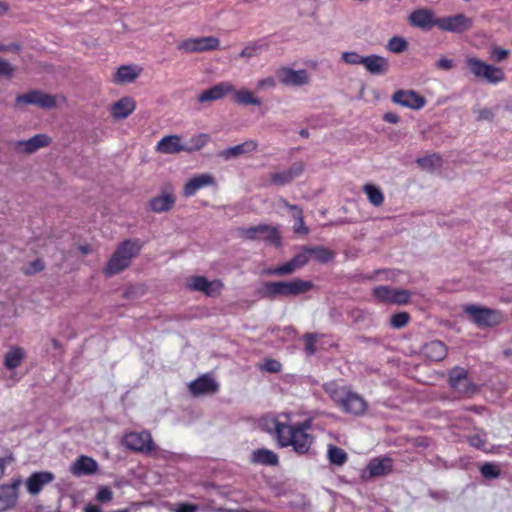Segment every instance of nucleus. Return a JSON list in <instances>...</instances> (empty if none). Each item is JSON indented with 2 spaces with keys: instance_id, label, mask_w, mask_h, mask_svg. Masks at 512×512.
Listing matches in <instances>:
<instances>
[{
  "instance_id": "11",
  "label": "nucleus",
  "mask_w": 512,
  "mask_h": 512,
  "mask_svg": "<svg viewBox=\"0 0 512 512\" xmlns=\"http://www.w3.org/2000/svg\"><path fill=\"white\" fill-rule=\"evenodd\" d=\"M123 444L130 450L150 453L155 449L151 433L148 431L130 432L123 438Z\"/></svg>"
},
{
  "instance_id": "41",
  "label": "nucleus",
  "mask_w": 512,
  "mask_h": 512,
  "mask_svg": "<svg viewBox=\"0 0 512 512\" xmlns=\"http://www.w3.org/2000/svg\"><path fill=\"white\" fill-rule=\"evenodd\" d=\"M209 141L207 134L201 133L189 140V144H186L185 152L191 153L202 149Z\"/></svg>"
},
{
  "instance_id": "34",
  "label": "nucleus",
  "mask_w": 512,
  "mask_h": 512,
  "mask_svg": "<svg viewBox=\"0 0 512 512\" xmlns=\"http://www.w3.org/2000/svg\"><path fill=\"white\" fill-rule=\"evenodd\" d=\"M263 425H264L265 430L268 433L274 434L276 436V439L279 444H280L284 434L286 432H288L287 428L289 426L288 424L281 423L276 418H265L263 420Z\"/></svg>"
},
{
  "instance_id": "48",
  "label": "nucleus",
  "mask_w": 512,
  "mask_h": 512,
  "mask_svg": "<svg viewBox=\"0 0 512 512\" xmlns=\"http://www.w3.org/2000/svg\"><path fill=\"white\" fill-rule=\"evenodd\" d=\"M223 288V283L220 280H212L207 282L206 290L203 293L209 297H215L220 294Z\"/></svg>"
},
{
  "instance_id": "42",
  "label": "nucleus",
  "mask_w": 512,
  "mask_h": 512,
  "mask_svg": "<svg viewBox=\"0 0 512 512\" xmlns=\"http://www.w3.org/2000/svg\"><path fill=\"white\" fill-rule=\"evenodd\" d=\"M416 163L425 170H433L441 166V157L439 155L433 154L418 158Z\"/></svg>"
},
{
  "instance_id": "63",
  "label": "nucleus",
  "mask_w": 512,
  "mask_h": 512,
  "mask_svg": "<svg viewBox=\"0 0 512 512\" xmlns=\"http://www.w3.org/2000/svg\"><path fill=\"white\" fill-rule=\"evenodd\" d=\"M437 66L441 69L449 70L453 67V62L450 59L442 58L438 61Z\"/></svg>"
},
{
  "instance_id": "54",
  "label": "nucleus",
  "mask_w": 512,
  "mask_h": 512,
  "mask_svg": "<svg viewBox=\"0 0 512 512\" xmlns=\"http://www.w3.org/2000/svg\"><path fill=\"white\" fill-rule=\"evenodd\" d=\"M477 121H489L492 122L494 119V112L491 108H479L473 110Z\"/></svg>"
},
{
  "instance_id": "60",
  "label": "nucleus",
  "mask_w": 512,
  "mask_h": 512,
  "mask_svg": "<svg viewBox=\"0 0 512 512\" xmlns=\"http://www.w3.org/2000/svg\"><path fill=\"white\" fill-rule=\"evenodd\" d=\"M296 223L294 226V231L298 234L306 235L308 234L309 230L305 225L304 217L301 215L300 217L295 218Z\"/></svg>"
},
{
  "instance_id": "21",
  "label": "nucleus",
  "mask_w": 512,
  "mask_h": 512,
  "mask_svg": "<svg viewBox=\"0 0 512 512\" xmlns=\"http://www.w3.org/2000/svg\"><path fill=\"white\" fill-rule=\"evenodd\" d=\"M363 66L370 74L377 76L387 74L390 68L388 59L377 54L365 56Z\"/></svg>"
},
{
  "instance_id": "43",
  "label": "nucleus",
  "mask_w": 512,
  "mask_h": 512,
  "mask_svg": "<svg viewBox=\"0 0 512 512\" xmlns=\"http://www.w3.org/2000/svg\"><path fill=\"white\" fill-rule=\"evenodd\" d=\"M407 47V41L403 37L398 36L392 37L387 44L388 50L393 53H402L407 49Z\"/></svg>"
},
{
  "instance_id": "38",
  "label": "nucleus",
  "mask_w": 512,
  "mask_h": 512,
  "mask_svg": "<svg viewBox=\"0 0 512 512\" xmlns=\"http://www.w3.org/2000/svg\"><path fill=\"white\" fill-rule=\"evenodd\" d=\"M328 460L337 466L344 465L348 460L347 453L340 447L330 445L328 448Z\"/></svg>"
},
{
  "instance_id": "29",
  "label": "nucleus",
  "mask_w": 512,
  "mask_h": 512,
  "mask_svg": "<svg viewBox=\"0 0 512 512\" xmlns=\"http://www.w3.org/2000/svg\"><path fill=\"white\" fill-rule=\"evenodd\" d=\"M97 462L88 456H80L72 464L71 472L76 476L92 475L97 471Z\"/></svg>"
},
{
  "instance_id": "19",
  "label": "nucleus",
  "mask_w": 512,
  "mask_h": 512,
  "mask_svg": "<svg viewBox=\"0 0 512 512\" xmlns=\"http://www.w3.org/2000/svg\"><path fill=\"white\" fill-rule=\"evenodd\" d=\"M410 24L414 27H418L422 30H430L436 26L437 18L434 17V13L430 9L421 8L413 11L409 15Z\"/></svg>"
},
{
  "instance_id": "52",
  "label": "nucleus",
  "mask_w": 512,
  "mask_h": 512,
  "mask_svg": "<svg viewBox=\"0 0 512 512\" xmlns=\"http://www.w3.org/2000/svg\"><path fill=\"white\" fill-rule=\"evenodd\" d=\"M485 436H486L485 434L481 435L478 433L474 434V435H470L467 437V442L472 447H475L477 449H484L486 442H487Z\"/></svg>"
},
{
  "instance_id": "18",
  "label": "nucleus",
  "mask_w": 512,
  "mask_h": 512,
  "mask_svg": "<svg viewBox=\"0 0 512 512\" xmlns=\"http://www.w3.org/2000/svg\"><path fill=\"white\" fill-rule=\"evenodd\" d=\"M176 202V197L172 189L166 188L161 195L155 196L149 201V208L155 213H164L170 211Z\"/></svg>"
},
{
  "instance_id": "25",
  "label": "nucleus",
  "mask_w": 512,
  "mask_h": 512,
  "mask_svg": "<svg viewBox=\"0 0 512 512\" xmlns=\"http://www.w3.org/2000/svg\"><path fill=\"white\" fill-rule=\"evenodd\" d=\"M258 144L254 140H247L241 144L229 147L219 152L218 156L223 160H231L241 155L252 153L257 150Z\"/></svg>"
},
{
  "instance_id": "58",
  "label": "nucleus",
  "mask_w": 512,
  "mask_h": 512,
  "mask_svg": "<svg viewBox=\"0 0 512 512\" xmlns=\"http://www.w3.org/2000/svg\"><path fill=\"white\" fill-rule=\"evenodd\" d=\"M282 365L279 361L274 359H267L265 360L262 369L271 372V373H278L281 371Z\"/></svg>"
},
{
  "instance_id": "15",
  "label": "nucleus",
  "mask_w": 512,
  "mask_h": 512,
  "mask_svg": "<svg viewBox=\"0 0 512 512\" xmlns=\"http://www.w3.org/2000/svg\"><path fill=\"white\" fill-rule=\"evenodd\" d=\"M305 164L302 161L294 162L287 170L274 172L270 175L271 184L284 186L303 174Z\"/></svg>"
},
{
  "instance_id": "7",
  "label": "nucleus",
  "mask_w": 512,
  "mask_h": 512,
  "mask_svg": "<svg viewBox=\"0 0 512 512\" xmlns=\"http://www.w3.org/2000/svg\"><path fill=\"white\" fill-rule=\"evenodd\" d=\"M241 234L248 240H263L274 246L281 245V236L278 229L267 224L251 226L241 230Z\"/></svg>"
},
{
  "instance_id": "3",
  "label": "nucleus",
  "mask_w": 512,
  "mask_h": 512,
  "mask_svg": "<svg viewBox=\"0 0 512 512\" xmlns=\"http://www.w3.org/2000/svg\"><path fill=\"white\" fill-rule=\"evenodd\" d=\"M140 250L139 240L128 239L123 241L109 259L104 274L110 277L123 271L130 265L131 259L139 254Z\"/></svg>"
},
{
  "instance_id": "30",
  "label": "nucleus",
  "mask_w": 512,
  "mask_h": 512,
  "mask_svg": "<svg viewBox=\"0 0 512 512\" xmlns=\"http://www.w3.org/2000/svg\"><path fill=\"white\" fill-rule=\"evenodd\" d=\"M140 73L141 68L138 66L122 65L117 69L113 81L120 85L132 83L139 77Z\"/></svg>"
},
{
  "instance_id": "55",
  "label": "nucleus",
  "mask_w": 512,
  "mask_h": 512,
  "mask_svg": "<svg viewBox=\"0 0 512 512\" xmlns=\"http://www.w3.org/2000/svg\"><path fill=\"white\" fill-rule=\"evenodd\" d=\"M510 54V51L507 49H503L499 46H493L491 49L490 56L496 62H501L505 60Z\"/></svg>"
},
{
  "instance_id": "51",
  "label": "nucleus",
  "mask_w": 512,
  "mask_h": 512,
  "mask_svg": "<svg viewBox=\"0 0 512 512\" xmlns=\"http://www.w3.org/2000/svg\"><path fill=\"white\" fill-rule=\"evenodd\" d=\"M458 393L466 396H471L477 391L476 385H474L469 379L460 383L459 387H456Z\"/></svg>"
},
{
  "instance_id": "61",
  "label": "nucleus",
  "mask_w": 512,
  "mask_h": 512,
  "mask_svg": "<svg viewBox=\"0 0 512 512\" xmlns=\"http://www.w3.org/2000/svg\"><path fill=\"white\" fill-rule=\"evenodd\" d=\"M383 120L387 123L397 124L400 121V117L395 112H386L383 115Z\"/></svg>"
},
{
  "instance_id": "1",
  "label": "nucleus",
  "mask_w": 512,
  "mask_h": 512,
  "mask_svg": "<svg viewBox=\"0 0 512 512\" xmlns=\"http://www.w3.org/2000/svg\"><path fill=\"white\" fill-rule=\"evenodd\" d=\"M314 288L312 281L294 278L289 281L265 282L258 290L260 298L275 300L280 297H296L311 291Z\"/></svg>"
},
{
  "instance_id": "39",
  "label": "nucleus",
  "mask_w": 512,
  "mask_h": 512,
  "mask_svg": "<svg viewBox=\"0 0 512 512\" xmlns=\"http://www.w3.org/2000/svg\"><path fill=\"white\" fill-rule=\"evenodd\" d=\"M448 382L451 388L459 387L460 383L468 379V372L466 369L456 366L453 367L448 373Z\"/></svg>"
},
{
  "instance_id": "53",
  "label": "nucleus",
  "mask_w": 512,
  "mask_h": 512,
  "mask_svg": "<svg viewBox=\"0 0 512 512\" xmlns=\"http://www.w3.org/2000/svg\"><path fill=\"white\" fill-rule=\"evenodd\" d=\"M304 342H305V351L312 355L316 352V341H317V334L314 333H307L304 335Z\"/></svg>"
},
{
  "instance_id": "44",
  "label": "nucleus",
  "mask_w": 512,
  "mask_h": 512,
  "mask_svg": "<svg viewBox=\"0 0 512 512\" xmlns=\"http://www.w3.org/2000/svg\"><path fill=\"white\" fill-rule=\"evenodd\" d=\"M409 320L410 315L407 312H399L391 316L390 326L394 329H401L409 323Z\"/></svg>"
},
{
  "instance_id": "59",
  "label": "nucleus",
  "mask_w": 512,
  "mask_h": 512,
  "mask_svg": "<svg viewBox=\"0 0 512 512\" xmlns=\"http://www.w3.org/2000/svg\"><path fill=\"white\" fill-rule=\"evenodd\" d=\"M276 86V81L273 77H267L264 79H260L257 82V90H265V89H272Z\"/></svg>"
},
{
  "instance_id": "64",
  "label": "nucleus",
  "mask_w": 512,
  "mask_h": 512,
  "mask_svg": "<svg viewBox=\"0 0 512 512\" xmlns=\"http://www.w3.org/2000/svg\"><path fill=\"white\" fill-rule=\"evenodd\" d=\"M289 210L292 212V216L294 219L303 215V210L298 205L292 204L291 206H289Z\"/></svg>"
},
{
  "instance_id": "46",
  "label": "nucleus",
  "mask_w": 512,
  "mask_h": 512,
  "mask_svg": "<svg viewBox=\"0 0 512 512\" xmlns=\"http://www.w3.org/2000/svg\"><path fill=\"white\" fill-rule=\"evenodd\" d=\"M208 279L204 276H193L188 279L187 287L194 291L203 292L206 290Z\"/></svg>"
},
{
  "instance_id": "35",
  "label": "nucleus",
  "mask_w": 512,
  "mask_h": 512,
  "mask_svg": "<svg viewBox=\"0 0 512 512\" xmlns=\"http://www.w3.org/2000/svg\"><path fill=\"white\" fill-rule=\"evenodd\" d=\"M25 357L24 350L20 347H12L4 356V366L8 370L19 367Z\"/></svg>"
},
{
  "instance_id": "2",
  "label": "nucleus",
  "mask_w": 512,
  "mask_h": 512,
  "mask_svg": "<svg viewBox=\"0 0 512 512\" xmlns=\"http://www.w3.org/2000/svg\"><path fill=\"white\" fill-rule=\"evenodd\" d=\"M325 390L336 405L346 413L362 415L368 408L366 400L361 395L351 391L347 387L330 384L325 386Z\"/></svg>"
},
{
  "instance_id": "12",
  "label": "nucleus",
  "mask_w": 512,
  "mask_h": 512,
  "mask_svg": "<svg viewBox=\"0 0 512 512\" xmlns=\"http://www.w3.org/2000/svg\"><path fill=\"white\" fill-rule=\"evenodd\" d=\"M220 41L213 36L197 37L184 40L178 45V49L186 53L205 52L218 49Z\"/></svg>"
},
{
  "instance_id": "50",
  "label": "nucleus",
  "mask_w": 512,
  "mask_h": 512,
  "mask_svg": "<svg viewBox=\"0 0 512 512\" xmlns=\"http://www.w3.org/2000/svg\"><path fill=\"white\" fill-rule=\"evenodd\" d=\"M262 46L257 43H252L247 45L245 48L242 49L240 52L241 58L250 59L253 57H256L260 54Z\"/></svg>"
},
{
  "instance_id": "10",
  "label": "nucleus",
  "mask_w": 512,
  "mask_h": 512,
  "mask_svg": "<svg viewBox=\"0 0 512 512\" xmlns=\"http://www.w3.org/2000/svg\"><path fill=\"white\" fill-rule=\"evenodd\" d=\"M309 260L306 246H304L301 252L293 256L288 262L274 268H268L265 274L269 276H288L304 267Z\"/></svg>"
},
{
  "instance_id": "6",
  "label": "nucleus",
  "mask_w": 512,
  "mask_h": 512,
  "mask_svg": "<svg viewBox=\"0 0 512 512\" xmlns=\"http://www.w3.org/2000/svg\"><path fill=\"white\" fill-rule=\"evenodd\" d=\"M56 95L45 93L38 89H32L15 98L14 107L20 108L23 105H34L42 109H52L57 106Z\"/></svg>"
},
{
  "instance_id": "62",
  "label": "nucleus",
  "mask_w": 512,
  "mask_h": 512,
  "mask_svg": "<svg viewBox=\"0 0 512 512\" xmlns=\"http://www.w3.org/2000/svg\"><path fill=\"white\" fill-rule=\"evenodd\" d=\"M177 512H197V506L188 503H182L179 505Z\"/></svg>"
},
{
  "instance_id": "47",
  "label": "nucleus",
  "mask_w": 512,
  "mask_h": 512,
  "mask_svg": "<svg viewBox=\"0 0 512 512\" xmlns=\"http://www.w3.org/2000/svg\"><path fill=\"white\" fill-rule=\"evenodd\" d=\"M364 57L365 56H361L360 54H358L355 51L343 52L341 55V59L345 63L350 64V65H358V64L363 65Z\"/></svg>"
},
{
  "instance_id": "22",
  "label": "nucleus",
  "mask_w": 512,
  "mask_h": 512,
  "mask_svg": "<svg viewBox=\"0 0 512 512\" xmlns=\"http://www.w3.org/2000/svg\"><path fill=\"white\" fill-rule=\"evenodd\" d=\"M55 476L49 471L35 472L26 481L27 491L31 495H37L43 487L54 480Z\"/></svg>"
},
{
  "instance_id": "33",
  "label": "nucleus",
  "mask_w": 512,
  "mask_h": 512,
  "mask_svg": "<svg viewBox=\"0 0 512 512\" xmlns=\"http://www.w3.org/2000/svg\"><path fill=\"white\" fill-rule=\"evenodd\" d=\"M306 251L309 258H312L322 264L332 261L335 257V253L324 246H306Z\"/></svg>"
},
{
  "instance_id": "24",
  "label": "nucleus",
  "mask_w": 512,
  "mask_h": 512,
  "mask_svg": "<svg viewBox=\"0 0 512 512\" xmlns=\"http://www.w3.org/2000/svg\"><path fill=\"white\" fill-rule=\"evenodd\" d=\"M218 389V383L208 375H203L189 384V390L194 396L213 394L217 392Z\"/></svg>"
},
{
  "instance_id": "16",
  "label": "nucleus",
  "mask_w": 512,
  "mask_h": 512,
  "mask_svg": "<svg viewBox=\"0 0 512 512\" xmlns=\"http://www.w3.org/2000/svg\"><path fill=\"white\" fill-rule=\"evenodd\" d=\"M51 139L46 134H36L27 140H19L13 143L16 151L25 154H33L41 148L47 147Z\"/></svg>"
},
{
  "instance_id": "36",
  "label": "nucleus",
  "mask_w": 512,
  "mask_h": 512,
  "mask_svg": "<svg viewBox=\"0 0 512 512\" xmlns=\"http://www.w3.org/2000/svg\"><path fill=\"white\" fill-rule=\"evenodd\" d=\"M363 191L364 193L366 194L369 202L375 206V207H379L383 204L384 202V194L382 192V190L373 185V184H365L363 186Z\"/></svg>"
},
{
  "instance_id": "28",
  "label": "nucleus",
  "mask_w": 512,
  "mask_h": 512,
  "mask_svg": "<svg viewBox=\"0 0 512 512\" xmlns=\"http://www.w3.org/2000/svg\"><path fill=\"white\" fill-rule=\"evenodd\" d=\"M422 353L427 359L439 362L446 357L447 347L443 342L439 340H433L424 344Z\"/></svg>"
},
{
  "instance_id": "8",
  "label": "nucleus",
  "mask_w": 512,
  "mask_h": 512,
  "mask_svg": "<svg viewBox=\"0 0 512 512\" xmlns=\"http://www.w3.org/2000/svg\"><path fill=\"white\" fill-rule=\"evenodd\" d=\"M464 312L468 314L478 326L493 327L498 325L502 320L499 311L477 305L465 306Z\"/></svg>"
},
{
  "instance_id": "57",
  "label": "nucleus",
  "mask_w": 512,
  "mask_h": 512,
  "mask_svg": "<svg viewBox=\"0 0 512 512\" xmlns=\"http://www.w3.org/2000/svg\"><path fill=\"white\" fill-rule=\"evenodd\" d=\"M15 68L7 60L0 58V77H12Z\"/></svg>"
},
{
  "instance_id": "23",
  "label": "nucleus",
  "mask_w": 512,
  "mask_h": 512,
  "mask_svg": "<svg viewBox=\"0 0 512 512\" xmlns=\"http://www.w3.org/2000/svg\"><path fill=\"white\" fill-rule=\"evenodd\" d=\"M156 151L162 154H177L185 151L186 144L181 143L179 135H168L162 137L156 144Z\"/></svg>"
},
{
  "instance_id": "40",
  "label": "nucleus",
  "mask_w": 512,
  "mask_h": 512,
  "mask_svg": "<svg viewBox=\"0 0 512 512\" xmlns=\"http://www.w3.org/2000/svg\"><path fill=\"white\" fill-rule=\"evenodd\" d=\"M395 288L390 286H377L373 289V295L382 303L391 304L394 298Z\"/></svg>"
},
{
  "instance_id": "14",
  "label": "nucleus",
  "mask_w": 512,
  "mask_h": 512,
  "mask_svg": "<svg viewBox=\"0 0 512 512\" xmlns=\"http://www.w3.org/2000/svg\"><path fill=\"white\" fill-rule=\"evenodd\" d=\"M392 102L412 110H420L426 105V99L414 90H398L392 95Z\"/></svg>"
},
{
  "instance_id": "17",
  "label": "nucleus",
  "mask_w": 512,
  "mask_h": 512,
  "mask_svg": "<svg viewBox=\"0 0 512 512\" xmlns=\"http://www.w3.org/2000/svg\"><path fill=\"white\" fill-rule=\"evenodd\" d=\"M20 479H15L10 485L0 487V511L8 510L16 505Z\"/></svg>"
},
{
  "instance_id": "49",
  "label": "nucleus",
  "mask_w": 512,
  "mask_h": 512,
  "mask_svg": "<svg viewBox=\"0 0 512 512\" xmlns=\"http://www.w3.org/2000/svg\"><path fill=\"white\" fill-rule=\"evenodd\" d=\"M411 293L406 289H396L391 304L404 305L410 300Z\"/></svg>"
},
{
  "instance_id": "26",
  "label": "nucleus",
  "mask_w": 512,
  "mask_h": 512,
  "mask_svg": "<svg viewBox=\"0 0 512 512\" xmlns=\"http://www.w3.org/2000/svg\"><path fill=\"white\" fill-rule=\"evenodd\" d=\"M136 109V102L131 97H123L110 107L111 115L116 120L126 119Z\"/></svg>"
},
{
  "instance_id": "31",
  "label": "nucleus",
  "mask_w": 512,
  "mask_h": 512,
  "mask_svg": "<svg viewBox=\"0 0 512 512\" xmlns=\"http://www.w3.org/2000/svg\"><path fill=\"white\" fill-rule=\"evenodd\" d=\"M392 460L390 458H374L367 465L369 476L381 477L392 472Z\"/></svg>"
},
{
  "instance_id": "56",
  "label": "nucleus",
  "mask_w": 512,
  "mask_h": 512,
  "mask_svg": "<svg viewBox=\"0 0 512 512\" xmlns=\"http://www.w3.org/2000/svg\"><path fill=\"white\" fill-rule=\"evenodd\" d=\"M112 499H113V492L109 487L103 486V487L99 488L97 495H96L97 501H99L101 503H107V502H110Z\"/></svg>"
},
{
  "instance_id": "45",
  "label": "nucleus",
  "mask_w": 512,
  "mask_h": 512,
  "mask_svg": "<svg viewBox=\"0 0 512 512\" xmlns=\"http://www.w3.org/2000/svg\"><path fill=\"white\" fill-rule=\"evenodd\" d=\"M481 475L486 479H496L500 476V469L496 464L493 463H484L480 467Z\"/></svg>"
},
{
  "instance_id": "27",
  "label": "nucleus",
  "mask_w": 512,
  "mask_h": 512,
  "mask_svg": "<svg viewBox=\"0 0 512 512\" xmlns=\"http://www.w3.org/2000/svg\"><path fill=\"white\" fill-rule=\"evenodd\" d=\"M215 179L210 174H199L191 178L184 186L183 194L185 197H191L197 193L200 189L213 185Z\"/></svg>"
},
{
  "instance_id": "4",
  "label": "nucleus",
  "mask_w": 512,
  "mask_h": 512,
  "mask_svg": "<svg viewBox=\"0 0 512 512\" xmlns=\"http://www.w3.org/2000/svg\"><path fill=\"white\" fill-rule=\"evenodd\" d=\"M310 428V422L306 421L297 425H289L280 442L281 447L292 446L293 450L298 454H305L309 451L313 436L307 433Z\"/></svg>"
},
{
  "instance_id": "20",
  "label": "nucleus",
  "mask_w": 512,
  "mask_h": 512,
  "mask_svg": "<svg viewBox=\"0 0 512 512\" xmlns=\"http://www.w3.org/2000/svg\"><path fill=\"white\" fill-rule=\"evenodd\" d=\"M234 91V86L228 81L220 82L213 87L204 90L199 96L198 101L200 103L212 102L222 99L228 93Z\"/></svg>"
},
{
  "instance_id": "32",
  "label": "nucleus",
  "mask_w": 512,
  "mask_h": 512,
  "mask_svg": "<svg viewBox=\"0 0 512 512\" xmlns=\"http://www.w3.org/2000/svg\"><path fill=\"white\" fill-rule=\"evenodd\" d=\"M251 462L266 466H277L279 464V457L272 450L260 448L252 452Z\"/></svg>"
},
{
  "instance_id": "5",
  "label": "nucleus",
  "mask_w": 512,
  "mask_h": 512,
  "mask_svg": "<svg viewBox=\"0 0 512 512\" xmlns=\"http://www.w3.org/2000/svg\"><path fill=\"white\" fill-rule=\"evenodd\" d=\"M467 64L476 78L483 79L490 84H498L505 80V73L500 67L487 64L477 58H468Z\"/></svg>"
},
{
  "instance_id": "9",
  "label": "nucleus",
  "mask_w": 512,
  "mask_h": 512,
  "mask_svg": "<svg viewBox=\"0 0 512 512\" xmlns=\"http://www.w3.org/2000/svg\"><path fill=\"white\" fill-rule=\"evenodd\" d=\"M473 26L471 18L464 14H456L437 18L436 27L445 32L461 34L469 31Z\"/></svg>"
},
{
  "instance_id": "37",
  "label": "nucleus",
  "mask_w": 512,
  "mask_h": 512,
  "mask_svg": "<svg viewBox=\"0 0 512 512\" xmlns=\"http://www.w3.org/2000/svg\"><path fill=\"white\" fill-rule=\"evenodd\" d=\"M234 100L241 105H261V100L255 97L252 92L246 89L233 91Z\"/></svg>"
},
{
  "instance_id": "13",
  "label": "nucleus",
  "mask_w": 512,
  "mask_h": 512,
  "mask_svg": "<svg viewBox=\"0 0 512 512\" xmlns=\"http://www.w3.org/2000/svg\"><path fill=\"white\" fill-rule=\"evenodd\" d=\"M279 82L286 86H303L309 83L307 70H294L289 67H281L276 71Z\"/></svg>"
}]
</instances>
